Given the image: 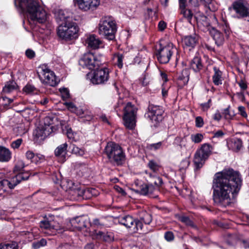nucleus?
Returning a JSON list of instances; mask_svg holds the SVG:
<instances>
[{
    "label": "nucleus",
    "mask_w": 249,
    "mask_h": 249,
    "mask_svg": "<svg viewBox=\"0 0 249 249\" xmlns=\"http://www.w3.org/2000/svg\"><path fill=\"white\" fill-rule=\"evenodd\" d=\"M158 6L156 5L153 8H148L147 9V14L150 18H153L155 16L158 12Z\"/></svg>",
    "instance_id": "47"
},
{
    "label": "nucleus",
    "mask_w": 249,
    "mask_h": 249,
    "mask_svg": "<svg viewBox=\"0 0 249 249\" xmlns=\"http://www.w3.org/2000/svg\"><path fill=\"white\" fill-rule=\"evenodd\" d=\"M179 220L182 223L185 224L187 226L191 227H195L193 222L189 218V217L186 216H181L179 217Z\"/></svg>",
    "instance_id": "39"
},
{
    "label": "nucleus",
    "mask_w": 249,
    "mask_h": 249,
    "mask_svg": "<svg viewBox=\"0 0 249 249\" xmlns=\"http://www.w3.org/2000/svg\"><path fill=\"white\" fill-rule=\"evenodd\" d=\"M124 56L123 54L121 53H118L114 55V59H116V64L117 65L119 68L121 69L123 67V61Z\"/></svg>",
    "instance_id": "41"
},
{
    "label": "nucleus",
    "mask_w": 249,
    "mask_h": 249,
    "mask_svg": "<svg viewBox=\"0 0 249 249\" xmlns=\"http://www.w3.org/2000/svg\"><path fill=\"white\" fill-rule=\"evenodd\" d=\"M91 236L93 239L102 240L107 243H111L114 239V233L111 231L105 232L102 231L94 230L92 232Z\"/></svg>",
    "instance_id": "20"
},
{
    "label": "nucleus",
    "mask_w": 249,
    "mask_h": 249,
    "mask_svg": "<svg viewBox=\"0 0 249 249\" xmlns=\"http://www.w3.org/2000/svg\"><path fill=\"white\" fill-rule=\"evenodd\" d=\"M31 174L29 171L20 172L9 179H2L0 181V191L3 187L7 186L10 189H14L21 181L27 180L29 179Z\"/></svg>",
    "instance_id": "13"
},
{
    "label": "nucleus",
    "mask_w": 249,
    "mask_h": 249,
    "mask_svg": "<svg viewBox=\"0 0 249 249\" xmlns=\"http://www.w3.org/2000/svg\"><path fill=\"white\" fill-rule=\"evenodd\" d=\"M152 221V215L145 211H142L139 213V219L136 222V231L148 232V230H144L143 224L145 225H150Z\"/></svg>",
    "instance_id": "16"
},
{
    "label": "nucleus",
    "mask_w": 249,
    "mask_h": 249,
    "mask_svg": "<svg viewBox=\"0 0 249 249\" xmlns=\"http://www.w3.org/2000/svg\"><path fill=\"white\" fill-rule=\"evenodd\" d=\"M147 184L142 183L138 189L134 190V192L141 195L148 196L153 198L158 197V196L156 192L158 191L160 187L163 184L162 178L157 176L154 179H152Z\"/></svg>",
    "instance_id": "4"
},
{
    "label": "nucleus",
    "mask_w": 249,
    "mask_h": 249,
    "mask_svg": "<svg viewBox=\"0 0 249 249\" xmlns=\"http://www.w3.org/2000/svg\"><path fill=\"white\" fill-rule=\"evenodd\" d=\"M145 174L147 175V181H151L152 179H154V178L157 177L158 175L157 174V173H151L147 170L145 171Z\"/></svg>",
    "instance_id": "58"
},
{
    "label": "nucleus",
    "mask_w": 249,
    "mask_h": 249,
    "mask_svg": "<svg viewBox=\"0 0 249 249\" xmlns=\"http://www.w3.org/2000/svg\"><path fill=\"white\" fill-rule=\"evenodd\" d=\"M213 146L210 144L205 143L196 151L194 158V163L196 169L201 168L204 164L206 160L212 154Z\"/></svg>",
    "instance_id": "8"
},
{
    "label": "nucleus",
    "mask_w": 249,
    "mask_h": 249,
    "mask_svg": "<svg viewBox=\"0 0 249 249\" xmlns=\"http://www.w3.org/2000/svg\"><path fill=\"white\" fill-rule=\"evenodd\" d=\"M71 148V152L74 154L82 156L84 154V151L74 144H72L70 146Z\"/></svg>",
    "instance_id": "46"
},
{
    "label": "nucleus",
    "mask_w": 249,
    "mask_h": 249,
    "mask_svg": "<svg viewBox=\"0 0 249 249\" xmlns=\"http://www.w3.org/2000/svg\"><path fill=\"white\" fill-rule=\"evenodd\" d=\"M86 42L88 44V47L93 49L99 48L100 45L102 44L101 40L94 35H89L87 37Z\"/></svg>",
    "instance_id": "26"
},
{
    "label": "nucleus",
    "mask_w": 249,
    "mask_h": 249,
    "mask_svg": "<svg viewBox=\"0 0 249 249\" xmlns=\"http://www.w3.org/2000/svg\"><path fill=\"white\" fill-rule=\"evenodd\" d=\"M183 42L186 46L194 48L197 42V38L196 35L186 36L183 38Z\"/></svg>",
    "instance_id": "33"
},
{
    "label": "nucleus",
    "mask_w": 249,
    "mask_h": 249,
    "mask_svg": "<svg viewBox=\"0 0 249 249\" xmlns=\"http://www.w3.org/2000/svg\"><path fill=\"white\" fill-rule=\"evenodd\" d=\"M225 133L223 131L219 130L213 133V138H221L224 136Z\"/></svg>",
    "instance_id": "62"
},
{
    "label": "nucleus",
    "mask_w": 249,
    "mask_h": 249,
    "mask_svg": "<svg viewBox=\"0 0 249 249\" xmlns=\"http://www.w3.org/2000/svg\"><path fill=\"white\" fill-rule=\"evenodd\" d=\"M109 70L106 67L95 69L91 74L90 81L94 85L106 84L109 79Z\"/></svg>",
    "instance_id": "14"
},
{
    "label": "nucleus",
    "mask_w": 249,
    "mask_h": 249,
    "mask_svg": "<svg viewBox=\"0 0 249 249\" xmlns=\"http://www.w3.org/2000/svg\"><path fill=\"white\" fill-rule=\"evenodd\" d=\"M190 162L188 160L185 159L181 161L179 165V169L181 171L185 170L189 166Z\"/></svg>",
    "instance_id": "52"
},
{
    "label": "nucleus",
    "mask_w": 249,
    "mask_h": 249,
    "mask_svg": "<svg viewBox=\"0 0 249 249\" xmlns=\"http://www.w3.org/2000/svg\"><path fill=\"white\" fill-rule=\"evenodd\" d=\"M232 6L238 18L247 16L249 8L246 2L242 0H239L233 2Z\"/></svg>",
    "instance_id": "19"
},
{
    "label": "nucleus",
    "mask_w": 249,
    "mask_h": 249,
    "mask_svg": "<svg viewBox=\"0 0 249 249\" xmlns=\"http://www.w3.org/2000/svg\"><path fill=\"white\" fill-rule=\"evenodd\" d=\"M205 7H207L210 11L213 12L215 11L218 8L217 3L213 0H212V1H210Z\"/></svg>",
    "instance_id": "48"
},
{
    "label": "nucleus",
    "mask_w": 249,
    "mask_h": 249,
    "mask_svg": "<svg viewBox=\"0 0 249 249\" xmlns=\"http://www.w3.org/2000/svg\"><path fill=\"white\" fill-rule=\"evenodd\" d=\"M56 18L58 21H61L62 23L65 22L67 20L72 21L71 18L66 15L65 11L59 10L56 14Z\"/></svg>",
    "instance_id": "35"
},
{
    "label": "nucleus",
    "mask_w": 249,
    "mask_h": 249,
    "mask_svg": "<svg viewBox=\"0 0 249 249\" xmlns=\"http://www.w3.org/2000/svg\"><path fill=\"white\" fill-rule=\"evenodd\" d=\"M190 68L195 72H200L204 68L202 59L200 57L195 56L190 63Z\"/></svg>",
    "instance_id": "25"
},
{
    "label": "nucleus",
    "mask_w": 249,
    "mask_h": 249,
    "mask_svg": "<svg viewBox=\"0 0 249 249\" xmlns=\"http://www.w3.org/2000/svg\"><path fill=\"white\" fill-rule=\"evenodd\" d=\"M71 225L78 231L85 230L89 231V228L91 226L89 218L88 216H78L71 221Z\"/></svg>",
    "instance_id": "17"
},
{
    "label": "nucleus",
    "mask_w": 249,
    "mask_h": 249,
    "mask_svg": "<svg viewBox=\"0 0 249 249\" xmlns=\"http://www.w3.org/2000/svg\"><path fill=\"white\" fill-rule=\"evenodd\" d=\"M204 138L203 135L201 133H196L194 135H192L191 139L192 141L195 143L200 142Z\"/></svg>",
    "instance_id": "45"
},
{
    "label": "nucleus",
    "mask_w": 249,
    "mask_h": 249,
    "mask_svg": "<svg viewBox=\"0 0 249 249\" xmlns=\"http://www.w3.org/2000/svg\"><path fill=\"white\" fill-rule=\"evenodd\" d=\"M213 70L214 74L213 76V81L215 86H218L222 84V72L216 66L213 67Z\"/></svg>",
    "instance_id": "31"
},
{
    "label": "nucleus",
    "mask_w": 249,
    "mask_h": 249,
    "mask_svg": "<svg viewBox=\"0 0 249 249\" xmlns=\"http://www.w3.org/2000/svg\"><path fill=\"white\" fill-rule=\"evenodd\" d=\"M104 153L112 164L122 166L124 164L126 156L122 147L118 144L109 142L107 143L104 150Z\"/></svg>",
    "instance_id": "3"
},
{
    "label": "nucleus",
    "mask_w": 249,
    "mask_h": 249,
    "mask_svg": "<svg viewBox=\"0 0 249 249\" xmlns=\"http://www.w3.org/2000/svg\"><path fill=\"white\" fill-rule=\"evenodd\" d=\"M79 27L76 23L67 20L60 23L58 28L57 35L61 38L68 41L78 37Z\"/></svg>",
    "instance_id": "5"
},
{
    "label": "nucleus",
    "mask_w": 249,
    "mask_h": 249,
    "mask_svg": "<svg viewBox=\"0 0 249 249\" xmlns=\"http://www.w3.org/2000/svg\"><path fill=\"white\" fill-rule=\"evenodd\" d=\"M25 166V165L24 161L21 160H17L15 164L14 171L15 172H20L24 168Z\"/></svg>",
    "instance_id": "42"
},
{
    "label": "nucleus",
    "mask_w": 249,
    "mask_h": 249,
    "mask_svg": "<svg viewBox=\"0 0 249 249\" xmlns=\"http://www.w3.org/2000/svg\"><path fill=\"white\" fill-rule=\"evenodd\" d=\"M39 227L42 231L48 235L56 234L59 229L57 222L54 220V216H45L39 222Z\"/></svg>",
    "instance_id": "11"
},
{
    "label": "nucleus",
    "mask_w": 249,
    "mask_h": 249,
    "mask_svg": "<svg viewBox=\"0 0 249 249\" xmlns=\"http://www.w3.org/2000/svg\"><path fill=\"white\" fill-rule=\"evenodd\" d=\"M189 79V71L187 69H183L178 78V85L180 89L186 85Z\"/></svg>",
    "instance_id": "24"
},
{
    "label": "nucleus",
    "mask_w": 249,
    "mask_h": 249,
    "mask_svg": "<svg viewBox=\"0 0 249 249\" xmlns=\"http://www.w3.org/2000/svg\"><path fill=\"white\" fill-rule=\"evenodd\" d=\"M164 238L168 242H171L174 240L175 236L172 231H168L164 233Z\"/></svg>",
    "instance_id": "53"
},
{
    "label": "nucleus",
    "mask_w": 249,
    "mask_h": 249,
    "mask_svg": "<svg viewBox=\"0 0 249 249\" xmlns=\"http://www.w3.org/2000/svg\"><path fill=\"white\" fill-rule=\"evenodd\" d=\"M117 26L115 22L109 18H102L98 24V33L109 40H113L115 38Z\"/></svg>",
    "instance_id": "7"
},
{
    "label": "nucleus",
    "mask_w": 249,
    "mask_h": 249,
    "mask_svg": "<svg viewBox=\"0 0 249 249\" xmlns=\"http://www.w3.org/2000/svg\"><path fill=\"white\" fill-rule=\"evenodd\" d=\"M208 30L210 34L214 40L215 44L218 46L223 44L225 40L224 36L221 32L213 27H209Z\"/></svg>",
    "instance_id": "21"
},
{
    "label": "nucleus",
    "mask_w": 249,
    "mask_h": 249,
    "mask_svg": "<svg viewBox=\"0 0 249 249\" xmlns=\"http://www.w3.org/2000/svg\"><path fill=\"white\" fill-rule=\"evenodd\" d=\"M176 48L173 44L168 43L165 45L160 44L159 48L156 49L155 54L159 62L161 64L167 63Z\"/></svg>",
    "instance_id": "10"
},
{
    "label": "nucleus",
    "mask_w": 249,
    "mask_h": 249,
    "mask_svg": "<svg viewBox=\"0 0 249 249\" xmlns=\"http://www.w3.org/2000/svg\"><path fill=\"white\" fill-rule=\"evenodd\" d=\"M18 246L16 242H12L5 244H0V249H18Z\"/></svg>",
    "instance_id": "38"
},
{
    "label": "nucleus",
    "mask_w": 249,
    "mask_h": 249,
    "mask_svg": "<svg viewBox=\"0 0 249 249\" xmlns=\"http://www.w3.org/2000/svg\"><path fill=\"white\" fill-rule=\"evenodd\" d=\"M228 145L232 150L237 152L242 146V141L240 139L234 138L228 143Z\"/></svg>",
    "instance_id": "32"
},
{
    "label": "nucleus",
    "mask_w": 249,
    "mask_h": 249,
    "mask_svg": "<svg viewBox=\"0 0 249 249\" xmlns=\"http://www.w3.org/2000/svg\"><path fill=\"white\" fill-rule=\"evenodd\" d=\"M80 9L84 11H93L100 3V0H74Z\"/></svg>",
    "instance_id": "18"
},
{
    "label": "nucleus",
    "mask_w": 249,
    "mask_h": 249,
    "mask_svg": "<svg viewBox=\"0 0 249 249\" xmlns=\"http://www.w3.org/2000/svg\"><path fill=\"white\" fill-rule=\"evenodd\" d=\"M230 106L224 109L223 114L226 119H231L233 116V114H231L229 110Z\"/></svg>",
    "instance_id": "55"
},
{
    "label": "nucleus",
    "mask_w": 249,
    "mask_h": 249,
    "mask_svg": "<svg viewBox=\"0 0 249 249\" xmlns=\"http://www.w3.org/2000/svg\"><path fill=\"white\" fill-rule=\"evenodd\" d=\"M104 62L102 55H95L91 53L84 54L79 60V64L82 67L90 70L99 68Z\"/></svg>",
    "instance_id": "6"
},
{
    "label": "nucleus",
    "mask_w": 249,
    "mask_h": 249,
    "mask_svg": "<svg viewBox=\"0 0 249 249\" xmlns=\"http://www.w3.org/2000/svg\"><path fill=\"white\" fill-rule=\"evenodd\" d=\"M39 75L43 83L50 86L54 87L58 84L54 73L51 71L46 65H42L40 67Z\"/></svg>",
    "instance_id": "15"
},
{
    "label": "nucleus",
    "mask_w": 249,
    "mask_h": 249,
    "mask_svg": "<svg viewBox=\"0 0 249 249\" xmlns=\"http://www.w3.org/2000/svg\"><path fill=\"white\" fill-rule=\"evenodd\" d=\"M162 144V142H160L156 143H152L149 145V148L151 150H157L158 149H160Z\"/></svg>",
    "instance_id": "56"
},
{
    "label": "nucleus",
    "mask_w": 249,
    "mask_h": 249,
    "mask_svg": "<svg viewBox=\"0 0 249 249\" xmlns=\"http://www.w3.org/2000/svg\"><path fill=\"white\" fill-rule=\"evenodd\" d=\"M23 91L27 94H34L37 93L38 90L34 86L30 84H27L23 88Z\"/></svg>",
    "instance_id": "36"
},
{
    "label": "nucleus",
    "mask_w": 249,
    "mask_h": 249,
    "mask_svg": "<svg viewBox=\"0 0 249 249\" xmlns=\"http://www.w3.org/2000/svg\"><path fill=\"white\" fill-rule=\"evenodd\" d=\"M91 226L96 227L97 228H101L104 226V223L102 222L99 219L95 218L93 220L91 223Z\"/></svg>",
    "instance_id": "50"
},
{
    "label": "nucleus",
    "mask_w": 249,
    "mask_h": 249,
    "mask_svg": "<svg viewBox=\"0 0 249 249\" xmlns=\"http://www.w3.org/2000/svg\"><path fill=\"white\" fill-rule=\"evenodd\" d=\"M148 167L154 173H157L160 169V165L153 160H150L148 163Z\"/></svg>",
    "instance_id": "40"
},
{
    "label": "nucleus",
    "mask_w": 249,
    "mask_h": 249,
    "mask_svg": "<svg viewBox=\"0 0 249 249\" xmlns=\"http://www.w3.org/2000/svg\"><path fill=\"white\" fill-rule=\"evenodd\" d=\"M164 110L159 106H155L150 104L147 108V111L145 114V117L157 126L163 119Z\"/></svg>",
    "instance_id": "12"
},
{
    "label": "nucleus",
    "mask_w": 249,
    "mask_h": 249,
    "mask_svg": "<svg viewBox=\"0 0 249 249\" xmlns=\"http://www.w3.org/2000/svg\"><path fill=\"white\" fill-rule=\"evenodd\" d=\"M89 194H91V196H96V190L94 188H88L83 191V196L87 197Z\"/></svg>",
    "instance_id": "49"
},
{
    "label": "nucleus",
    "mask_w": 249,
    "mask_h": 249,
    "mask_svg": "<svg viewBox=\"0 0 249 249\" xmlns=\"http://www.w3.org/2000/svg\"><path fill=\"white\" fill-rule=\"evenodd\" d=\"M212 100L211 99H209L208 102L205 103L200 104V106L203 111L207 110L211 107Z\"/></svg>",
    "instance_id": "59"
},
{
    "label": "nucleus",
    "mask_w": 249,
    "mask_h": 249,
    "mask_svg": "<svg viewBox=\"0 0 249 249\" xmlns=\"http://www.w3.org/2000/svg\"><path fill=\"white\" fill-rule=\"evenodd\" d=\"M68 144L65 142L58 146L54 150V155L56 157L62 159L64 162L66 160V155L67 153Z\"/></svg>",
    "instance_id": "28"
},
{
    "label": "nucleus",
    "mask_w": 249,
    "mask_h": 249,
    "mask_svg": "<svg viewBox=\"0 0 249 249\" xmlns=\"http://www.w3.org/2000/svg\"><path fill=\"white\" fill-rule=\"evenodd\" d=\"M45 128L50 127L51 132H54L57 129V127L53 125V118L50 116L46 117L44 119V124L42 125Z\"/></svg>",
    "instance_id": "34"
},
{
    "label": "nucleus",
    "mask_w": 249,
    "mask_h": 249,
    "mask_svg": "<svg viewBox=\"0 0 249 249\" xmlns=\"http://www.w3.org/2000/svg\"><path fill=\"white\" fill-rule=\"evenodd\" d=\"M238 109L239 113L242 117H243L244 118L247 117V114L246 112L245 107H244L243 106H239L238 107Z\"/></svg>",
    "instance_id": "61"
},
{
    "label": "nucleus",
    "mask_w": 249,
    "mask_h": 249,
    "mask_svg": "<svg viewBox=\"0 0 249 249\" xmlns=\"http://www.w3.org/2000/svg\"><path fill=\"white\" fill-rule=\"evenodd\" d=\"M59 91L63 100H66L70 97V92L67 88H60L59 89Z\"/></svg>",
    "instance_id": "44"
},
{
    "label": "nucleus",
    "mask_w": 249,
    "mask_h": 249,
    "mask_svg": "<svg viewBox=\"0 0 249 249\" xmlns=\"http://www.w3.org/2000/svg\"><path fill=\"white\" fill-rule=\"evenodd\" d=\"M242 181L240 173L232 168L216 173L212 185L214 203L223 207L230 205L238 194Z\"/></svg>",
    "instance_id": "1"
},
{
    "label": "nucleus",
    "mask_w": 249,
    "mask_h": 249,
    "mask_svg": "<svg viewBox=\"0 0 249 249\" xmlns=\"http://www.w3.org/2000/svg\"><path fill=\"white\" fill-rule=\"evenodd\" d=\"M137 110L138 108L130 102L127 103L124 107V124L127 128L132 130L135 128Z\"/></svg>",
    "instance_id": "9"
},
{
    "label": "nucleus",
    "mask_w": 249,
    "mask_h": 249,
    "mask_svg": "<svg viewBox=\"0 0 249 249\" xmlns=\"http://www.w3.org/2000/svg\"><path fill=\"white\" fill-rule=\"evenodd\" d=\"M82 117L85 118L87 121H90L93 119V115L90 112L86 111V113L82 116Z\"/></svg>",
    "instance_id": "64"
},
{
    "label": "nucleus",
    "mask_w": 249,
    "mask_h": 249,
    "mask_svg": "<svg viewBox=\"0 0 249 249\" xmlns=\"http://www.w3.org/2000/svg\"><path fill=\"white\" fill-rule=\"evenodd\" d=\"M26 157L27 159L30 160L32 162H33V159L35 157V154L32 151H28L26 153Z\"/></svg>",
    "instance_id": "63"
},
{
    "label": "nucleus",
    "mask_w": 249,
    "mask_h": 249,
    "mask_svg": "<svg viewBox=\"0 0 249 249\" xmlns=\"http://www.w3.org/2000/svg\"><path fill=\"white\" fill-rule=\"evenodd\" d=\"M196 126L197 127H201L204 124V122L203 118L200 116H197L195 120Z\"/></svg>",
    "instance_id": "57"
},
{
    "label": "nucleus",
    "mask_w": 249,
    "mask_h": 249,
    "mask_svg": "<svg viewBox=\"0 0 249 249\" xmlns=\"http://www.w3.org/2000/svg\"><path fill=\"white\" fill-rule=\"evenodd\" d=\"M118 222L127 228H130L132 226H135L134 229L136 230V220L129 215L120 217Z\"/></svg>",
    "instance_id": "23"
},
{
    "label": "nucleus",
    "mask_w": 249,
    "mask_h": 249,
    "mask_svg": "<svg viewBox=\"0 0 249 249\" xmlns=\"http://www.w3.org/2000/svg\"><path fill=\"white\" fill-rule=\"evenodd\" d=\"M15 5L22 12L27 14L28 21L33 27L47 21L48 14L36 0H15Z\"/></svg>",
    "instance_id": "2"
},
{
    "label": "nucleus",
    "mask_w": 249,
    "mask_h": 249,
    "mask_svg": "<svg viewBox=\"0 0 249 249\" xmlns=\"http://www.w3.org/2000/svg\"><path fill=\"white\" fill-rule=\"evenodd\" d=\"M18 88V86L14 81H9L7 82L3 88L2 94H9L16 90Z\"/></svg>",
    "instance_id": "29"
},
{
    "label": "nucleus",
    "mask_w": 249,
    "mask_h": 249,
    "mask_svg": "<svg viewBox=\"0 0 249 249\" xmlns=\"http://www.w3.org/2000/svg\"><path fill=\"white\" fill-rule=\"evenodd\" d=\"M47 244V241L44 239H41L39 241L34 242L32 243V247L34 249H38L41 247L45 246Z\"/></svg>",
    "instance_id": "43"
},
{
    "label": "nucleus",
    "mask_w": 249,
    "mask_h": 249,
    "mask_svg": "<svg viewBox=\"0 0 249 249\" xmlns=\"http://www.w3.org/2000/svg\"><path fill=\"white\" fill-rule=\"evenodd\" d=\"M50 129V127L45 128V127L40 125L34 131V135L40 140H43L53 133Z\"/></svg>",
    "instance_id": "22"
},
{
    "label": "nucleus",
    "mask_w": 249,
    "mask_h": 249,
    "mask_svg": "<svg viewBox=\"0 0 249 249\" xmlns=\"http://www.w3.org/2000/svg\"><path fill=\"white\" fill-rule=\"evenodd\" d=\"M11 159V152L9 149L0 146V162L9 161Z\"/></svg>",
    "instance_id": "30"
},
{
    "label": "nucleus",
    "mask_w": 249,
    "mask_h": 249,
    "mask_svg": "<svg viewBox=\"0 0 249 249\" xmlns=\"http://www.w3.org/2000/svg\"><path fill=\"white\" fill-rule=\"evenodd\" d=\"M180 14L182 15V18H180V20L182 21L185 20L191 24H193L192 20L193 18H194V22L197 20L196 17L194 16L192 11L189 9L186 8L180 10Z\"/></svg>",
    "instance_id": "27"
},
{
    "label": "nucleus",
    "mask_w": 249,
    "mask_h": 249,
    "mask_svg": "<svg viewBox=\"0 0 249 249\" xmlns=\"http://www.w3.org/2000/svg\"><path fill=\"white\" fill-rule=\"evenodd\" d=\"M64 105L68 108L69 110L72 112H75L77 110V107L73 103L71 102H66L64 103Z\"/></svg>",
    "instance_id": "51"
},
{
    "label": "nucleus",
    "mask_w": 249,
    "mask_h": 249,
    "mask_svg": "<svg viewBox=\"0 0 249 249\" xmlns=\"http://www.w3.org/2000/svg\"><path fill=\"white\" fill-rule=\"evenodd\" d=\"M1 102V105L4 108L7 109L11 107V104L13 102V99L3 96Z\"/></svg>",
    "instance_id": "37"
},
{
    "label": "nucleus",
    "mask_w": 249,
    "mask_h": 249,
    "mask_svg": "<svg viewBox=\"0 0 249 249\" xmlns=\"http://www.w3.org/2000/svg\"><path fill=\"white\" fill-rule=\"evenodd\" d=\"M23 140L22 139H18L16 141H13L11 144V147L14 149H18L19 147L21 145Z\"/></svg>",
    "instance_id": "54"
},
{
    "label": "nucleus",
    "mask_w": 249,
    "mask_h": 249,
    "mask_svg": "<svg viewBox=\"0 0 249 249\" xmlns=\"http://www.w3.org/2000/svg\"><path fill=\"white\" fill-rule=\"evenodd\" d=\"M26 56L29 59H32L35 56V52L30 49H27L25 52Z\"/></svg>",
    "instance_id": "60"
}]
</instances>
